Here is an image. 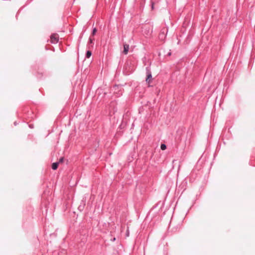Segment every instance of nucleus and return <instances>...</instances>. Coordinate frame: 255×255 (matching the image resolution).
Masks as SVG:
<instances>
[{"label": "nucleus", "instance_id": "obj_6", "mask_svg": "<svg viewBox=\"0 0 255 255\" xmlns=\"http://www.w3.org/2000/svg\"><path fill=\"white\" fill-rule=\"evenodd\" d=\"M160 148L161 149H162V150H164L165 149H166V145L165 144H161V146H160Z\"/></svg>", "mask_w": 255, "mask_h": 255}, {"label": "nucleus", "instance_id": "obj_10", "mask_svg": "<svg viewBox=\"0 0 255 255\" xmlns=\"http://www.w3.org/2000/svg\"><path fill=\"white\" fill-rule=\"evenodd\" d=\"M89 42H90V43H92V38H89Z\"/></svg>", "mask_w": 255, "mask_h": 255}, {"label": "nucleus", "instance_id": "obj_4", "mask_svg": "<svg viewBox=\"0 0 255 255\" xmlns=\"http://www.w3.org/2000/svg\"><path fill=\"white\" fill-rule=\"evenodd\" d=\"M59 162H54L52 165V168L53 170H56L58 168Z\"/></svg>", "mask_w": 255, "mask_h": 255}, {"label": "nucleus", "instance_id": "obj_9", "mask_svg": "<svg viewBox=\"0 0 255 255\" xmlns=\"http://www.w3.org/2000/svg\"><path fill=\"white\" fill-rule=\"evenodd\" d=\"M154 2L153 1L151 2V8L152 9H154Z\"/></svg>", "mask_w": 255, "mask_h": 255}, {"label": "nucleus", "instance_id": "obj_1", "mask_svg": "<svg viewBox=\"0 0 255 255\" xmlns=\"http://www.w3.org/2000/svg\"><path fill=\"white\" fill-rule=\"evenodd\" d=\"M59 36L57 34H52L50 36V42L51 43L56 44L58 42Z\"/></svg>", "mask_w": 255, "mask_h": 255}, {"label": "nucleus", "instance_id": "obj_12", "mask_svg": "<svg viewBox=\"0 0 255 255\" xmlns=\"http://www.w3.org/2000/svg\"><path fill=\"white\" fill-rule=\"evenodd\" d=\"M168 55H171V53H170H170H168Z\"/></svg>", "mask_w": 255, "mask_h": 255}, {"label": "nucleus", "instance_id": "obj_8", "mask_svg": "<svg viewBox=\"0 0 255 255\" xmlns=\"http://www.w3.org/2000/svg\"><path fill=\"white\" fill-rule=\"evenodd\" d=\"M63 160H64V157H62L59 159V161L58 162H59V164L60 163L63 162Z\"/></svg>", "mask_w": 255, "mask_h": 255}, {"label": "nucleus", "instance_id": "obj_7", "mask_svg": "<svg viewBox=\"0 0 255 255\" xmlns=\"http://www.w3.org/2000/svg\"><path fill=\"white\" fill-rule=\"evenodd\" d=\"M96 31H97L96 28H95V27L93 29V31H92V34H93V35H94L95 34Z\"/></svg>", "mask_w": 255, "mask_h": 255}, {"label": "nucleus", "instance_id": "obj_11", "mask_svg": "<svg viewBox=\"0 0 255 255\" xmlns=\"http://www.w3.org/2000/svg\"><path fill=\"white\" fill-rule=\"evenodd\" d=\"M115 240H116V238H114L113 239V241H115Z\"/></svg>", "mask_w": 255, "mask_h": 255}, {"label": "nucleus", "instance_id": "obj_5", "mask_svg": "<svg viewBox=\"0 0 255 255\" xmlns=\"http://www.w3.org/2000/svg\"><path fill=\"white\" fill-rule=\"evenodd\" d=\"M92 55V52L90 51H87L86 54V57L89 58Z\"/></svg>", "mask_w": 255, "mask_h": 255}, {"label": "nucleus", "instance_id": "obj_2", "mask_svg": "<svg viewBox=\"0 0 255 255\" xmlns=\"http://www.w3.org/2000/svg\"><path fill=\"white\" fill-rule=\"evenodd\" d=\"M146 74H147V77L146 78V81L148 83H150V79L152 78L151 72H150V71L147 67H146Z\"/></svg>", "mask_w": 255, "mask_h": 255}, {"label": "nucleus", "instance_id": "obj_3", "mask_svg": "<svg viewBox=\"0 0 255 255\" xmlns=\"http://www.w3.org/2000/svg\"><path fill=\"white\" fill-rule=\"evenodd\" d=\"M128 50H129V45L128 44H124V51H123V53L125 55H127L128 54Z\"/></svg>", "mask_w": 255, "mask_h": 255}]
</instances>
